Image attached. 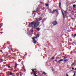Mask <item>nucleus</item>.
I'll return each mask as SVG.
<instances>
[{"instance_id": "obj_1", "label": "nucleus", "mask_w": 76, "mask_h": 76, "mask_svg": "<svg viewBox=\"0 0 76 76\" xmlns=\"http://www.w3.org/2000/svg\"><path fill=\"white\" fill-rule=\"evenodd\" d=\"M35 23V21H33L31 23H29V25H28V27H31L32 26V25H34V23Z\"/></svg>"}, {"instance_id": "obj_2", "label": "nucleus", "mask_w": 76, "mask_h": 76, "mask_svg": "<svg viewBox=\"0 0 76 76\" xmlns=\"http://www.w3.org/2000/svg\"><path fill=\"white\" fill-rule=\"evenodd\" d=\"M39 23H36L34 25V27H37L38 25H39Z\"/></svg>"}, {"instance_id": "obj_3", "label": "nucleus", "mask_w": 76, "mask_h": 76, "mask_svg": "<svg viewBox=\"0 0 76 76\" xmlns=\"http://www.w3.org/2000/svg\"><path fill=\"white\" fill-rule=\"evenodd\" d=\"M52 24H53V25H56L57 24V22L56 21H54L52 22Z\"/></svg>"}, {"instance_id": "obj_4", "label": "nucleus", "mask_w": 76, "mask_h": 76, "mask_svg": "<svg viewBox=\"0 0 76 76\" xmlns=\"http://www.w3.org/2000/svg\"><path fill=\"white\" fill-rule=\"evenodd\" d=\"M36 37H34L32 38V39H33V40L34 41V44H36V41H35V38Z\"/></svg>"}, {"instance_id": "obj_5", "label": "nucleus", "mask_w": 76, "mask_h": 76, "mask_svg": "<svg viewBox=\"0 0 76 76\" xmlns=\"http://www.w3.org/2000/svg\"><path fill=\"white\" fill-rule=\"evenodd\" d=\"M42 20V18H39L37 19L36 20V22H39V21L40 20Z\"/></svg>"}, {"instance_id": "obj_6", "label": "nucleus", "mask_w": 76, "mask_h": 76, "mask_svg": "<svg viewBox=\"0 0 76 76\" xmlns=\"http://www.w3.org/2000/svg\"><path fill=\"white\" fill-rule=\"evenodd\" d=\"M62 15L63 16V17L64 19V18H65V17H64V13H63V11H62Z\"/></svg>"}, {"instance_id": "obj_7", "label": "nucleus", "mask_w": 76, "mask_h": 76, "mask_svg": "<svg viewBox=\"0 0 76 76\" xmlns=\"http://www.w3.org/2000/svg\"><path fill=\"white\" fill-rule=\"evenodd\" d=\"M9 75H13V73L12 72H10L9 74Z\"/></svg>"}, {"instance_id": "obj_8", "label": "nucleus", "mask_w": 76, "mask_h": 76, "mask_svg": "<svg viewBox=\"0 0 76 76\" xmlns=\"http://www.w3.org/2000/svg\"><path fill=\"white\" fill-rule=\"evenodd\" d=\"M55 12H56V13L57 14H58V11L56 9L55 10Z\"/></svg>"}, {"instance_id": "obj_9", "label": "nucleus", "mask_w": 76, "mask_h": 76, "mask_svg": "<svg viewBox=\"0 0 76 76\" xmlns=\"http://www.w3.org/2000/svg\"><path fill=\"white\" fill-rule=\"evenodd\" d=\"M36 29L38 31H39V30H40V28H37Z\"/></svg>"}, {"instance_id": "obj_10", "label": "nucleus", "mask_w": 76, "mask_h": 76, "mask_svg": "<svg viewBox=\"0 0 76 76\" xmlns=\"http://www.w3.org/2000/svg\"><path fill=\"white\" fill-rule=\"evenodd\" d=\"M64 61V60L63 59H61L59 61V62H61V61Z\"/></svg>"}, {"instance_id": "obj_11", "label": "nucleus", "mask_w": 76, "mask_h": 76, "mask_svg": "<svg viewBox=\"0 0 76 76\" xmlns=\"http://www.w3.org/2000/svg\"><path fill=\"white\" fill-rule=\"evenodd\" d=\"M53 59H54V57H52V58H50L51 60H53Z\"/></svg>"}, {"instance_id": "obj_12", "label": "nucleus", "mask_w": 76, "mask_h": 76, "mask_svg": "<svg viewBox=\"0 0 76 76\" xmlns=\"http://www.w3.org/2000/svg\"><path fill=\"white\" fill-rule=\"evenodd\" d=\"M76 64V63H75V62H74L71 65L72 66H73V65H74V64Z\"/></svg>"}, {"instance_id": "obj_13", "label": "nucleus", "mask_w": 76, "mask_h": 76, "mask_svg": "<svg viewBox=\"0 0 76 76\" xmlns=\"http://www.w3.org/2000/svg\"><path fill=\"white\" fill-rule=\"evenodd\" d=\"M42 74H44L45 75H47V74H46V73H45V72H43L42 73Z\"/></svg>"}, {"instance_id": "obj_14", "label": "nucleus", "mask_w": 76, "mask_h": 76, "mask_svg": "<svg viewBox=\"0 0 76 76\" xmlns=\"http://www.w3.org/2000/svg\"><path fill=\"white\" fill-rule=\"evenodd\" d=\"M33 31L32 29H31L30 30V32H33Z\"/></svg>"}, {"instance_id": "obj_15", "label": "nucleus", "mask_w": 76, "mask_h": 76, "mask_svg": "<svg viewBox=\"0 0 76 76\" xmlns=\"http://www.w3.org/2000/svg\"><path fill=\"white\" fill-rule=\"evenodd\" d=\"M68 61V60L67 59H65L64 60V61Z\"/></svg>"}, {"instance_id": "obj_16", "label": "nucleus", "mask_w": 76, "mask_h": 76, "mask_svg": "<svg viewBox=\"0 0 76 76\" xmlns=\"http://www.w3.org/2000/svg\"><path fill=\"white\" fill-rule=\"evenodd\" d=\"M55 12H56V11H55V10H53V12H52V13H54Z\"/></svg>"}, {"instance_id": "obj_17", "label": "nucleus", "mask_w": 76, "mask_h": 76, "mask_svg": "<svg viewBox=\"0 0 76 76\" xmlns=\"http://www.w3.org/2000/svg\"><path fill=\"white\" fill-rule=\"evenodd\" d=\"M64 12L65 14H66V13H67V10L64 11Z\"/></svg>"}, {"instance_id": "obj_18", "label": "nucleus", "mask_w": 76, "mask_h": 76, "mask_svg": "<svg viewBox=\"0 0 76 76\" xmlns=\"http://www.w3.org/2000/svg\"><path fill=\"white\" fill-rule=\"evenodd\" d=\"M8 68H11L10 67V65H8Z\"/></svg>"}, {"instance_id": "obj_19", "label": "nucleus", "mask_w": 76, "mask_h": 76, "mask_svg": "<svg viewBox=\"0 0 76 76\" xmlns=\"http://www.w3.org/2000/svg\"><path fill=\"white\" fill-rule=\"evenodd\" d=\"M17 66H18V64H16L15 66V67H17Z\"/></svg>"}, {"instance_id": "obj_20", "label": "nucleus", "mask_w": 76, "mask_h": 76, "mask_svg": "<svg viewBox=\"0 0 76 76\" xmlns=\"http://www.w3.org/2000/svg\"><path fill=\"white\" fill-rule=\"evenodd\" d=\"M76 5H73V7H76Z\"/></svg>"}, {"instance_id": "obj_21", "label": "nucleus", "mask_w": 76, "mask_h": 76, "mask_svg": "<svg viewBox=\"0 0 76 76\" xmlns=\"http://www.w3.org/2000/svg\"><path fill=\"white\" fill-rule=\"evenodd\" d=\"M59 7H60V6H61V3L60 2L59 3Z\"/></svg>"}, {"instance_id": "obj_22", "label": "nucleus", "mask_w": 76, "mask_h": 76, "mask_svg": "<svg viewBox=\"0 0 76 76\" xmlns=\"http://www.w3.org/2000/svg\"><path fill=\"white\" fill-rule=\"evenodd\" d=\"M74 38H75V37H76V34H74Z\"/></svg>"}, {"instance_id": "obj_23", "label": "nucleus", "mask_w": 76, "mask_h": 76, "mask_svg": "<svg viewBox=\"0 0 76 76\" xmlns=\"http://www.w3.org/2000/svg\"><path fill=\"white\" fill-rule=\"evenodd\" d=\"M66 58H67L66 57H65L64 58V60H65V59H66Z\"/></svg>"}, {"instance_id": "obj_24", "label": "nucleus", "mask_w": 76, "mask_h": 76, "mask_svg": "<svg viewBox=\"0 0 76 76\" xmlns=\"http://www.w3.org/2000/svg\"><path fill=\"white\" fill-rule=\"evenodd\" d=\"M46 6H48V4H47L46 5Z\"/></svg>"}, {"instance_id": "obj_25", "label": "nucleus", "mask_w": 76, "mask_h": 76, "mask_svg": "<svg viewBox=\"0 0 76 76\" xmlns=\"http://www.w3.org/2000/svg\"><path fill=\"white\" fill-rule=\"evenodd\" d=\"M31 70H32V71L33 70H34V71H35L34 70H36V69H32Z\"/></svg>"}, {"instance_id": "obj_26", "label": "nucleus", "mask_w": 76, "mask_h": 76, "mask_svg": "<svg viewBox=\"0 0 76 76\" xmlns=\"http://www.w3.org/2000/svg\"><path fill=\"white\" fill-rule=\"evenodd\" d=\"M37 37H39V34H38L37 35Z\"/></svg>"}, {"instance_id": "obj_27", "label": "nucleus", "mask_w": 76, "mask_h": 76, "mask_svg": "<svg viewBox=\"0 0 76 76\" xmlns=\"http://www.w3.org/2000/svg\"><path fill=\"white\" fill-rule=\"evenodd\" d=\"M75 73H74V75H73V76H75Z\"/></svg>"}, {"instance_id": "obj_28", "label": "nucleus", "mask_w": 76, "mask_h": 76, "mask_svg": "<svg viewBox=\"0 0 76 76\" xmlns=\"http://www.w3.org/2000/svg\"><path fill=\"white\" fill-rule=\"evenodd\" d=\"M37 38H38V37H36L35 38H36V39H37Z\"/></svg>"}, {"instance_id": "obj_29", "label": "nucleus", "mask_w": 76, "mask_h": 76, "mask_svg": "<svg viewBox=\"0 0 76 76\" xmlns=\"http://www.w3.org/2000/svg\"><path fill=\"white\" fill-rule=\"evenodd\" d=\"M72 70H73V69H74V68H72Z\"/></svg>"}, {"instance_id": "obj_30", "label": "nucleus", "mask_w": 76, "mask_h": 76, "mask_svg": "<svg viewBox=\"0 0 76 76\" xmlns=\"http://www.w3.org/2000/svg\"><path fill=\"white\" fill-rule=\"evenodd\" d=\"M33 12H35L36 11H33Z\"/></svg>"}, {"instance_id": "obj_31", "label": "nucleus", "mask_w": 76, "mask_h": 76, "mask_svg": "<svg viewBox=\"0 0 76 76\" xmlns=\"http://www.w3.org/2000/svg\"><path fill=\"white\" fill-rule=\"evenodd\" d=\"M1 26L0 27V28H1Z\"/></svg>"}, {"instance_id": "obj_32", "label": "nucleus", "mask_w": 76, "mask_h": 76, "mask_svg": "<svg viewBox=\"0 0 76 76\" xmlns=\"http://www.w3.org/2000/svg\"><path fill=\"white\" fill-rule=\"evenodd\" d=\"M40 3H41V4L42 3V2H40Z\"/></svg>"}, {"instance_id": "obj_33", "label": "nucleus", "mask_w": 76, "mask_h": 76, "mask_svg": "<svg viewBox=\"0 0 76 76\" xmlns=\"http://www.w3.org/2000/svg\"><path fill=\"white\" fill-rule=\"evenodd\" d=\"M72 19L73 20V18H72Z\"/></svg>"}, {"instance_id": "obj_34", "label": "nucleus", "mask_w": 76, "mask_h": 76, "mask_svg": "<svg viewBox=\"0 0 76 76\" xmlns=\"http://www.w3.org/2000/svg\"><path fill=\"white\" fill-rule=\"evenodd\" d=\"M55 61H57V60H56Z\"/></svg>"}, {"instance_id": "obj_35", "label": "nucleus", "mask_w": 76, "mask_h": 76, "mask_svg": "<svg viewBox=\"0 0 76 76\" xmlns=\"http://www.w3.org/2000/svg\"><path fill=\"white\" fill-rule=\"evenodd\" d=\"M2 60V61H3V60Z\"/></svg>"}, {"instance_id": "obj_36", "label": "nucleus", "mask_w": 76, "mask_h": 76, "mask_svg": "<svg viewBox=\"0 0 76 76\" xmlns=\"http://www.w3.org/2000/svg\"><path fill=\"white\" fill-rule=\"evenodd\" d=\"M69 11H70V10H69Z\"/></svg>"}, {"instance_id": "obj_37", "label": "nucleus", "mask_w": 76, "mask_h": 76, "mask_svg": "<svg viewBox=\"0 0 76 76\" xmlns=\"http://www.w3.org/2000/svg\"><path fill=\"white\" fill-rule=\"evenodd\" d=\"M75 69L76 70V68H75Z\"/></svg>"}, {"instance_id": "obj_38", "label": "nucleus", "mask_w": 76, "mask_h": 76, "mask_svg": "<svg viewBox=\"0 0 76 76\" xmlns=\"http://www.w3.org/2000/svg\"><path fill=\"white\" fill-rule=\"evenodd\" d=\"M1 52H2V51L1 50Z\"/></svg>"}, {"instance_id": "obj_39", "label": "nucleus", "mask_w": 76, "mask_h": 76, "mask_svg": "<svg viewBox=\"0 0 76 76\" xmlns=\"http://www.w3.org/2000/svg\"><path fill=\"white\" fill-rule=\"evenodd\" d=\"M71 71H70V72H71Z\"/></svg>"}, {"instance_id": "obj_40", "label": "nucleus", "mask_w": 76, "mask_h": 76, "mask_svg": "<svg viewBox=\"0 0 76 76\" xmlns=\"http://www.w3.org/2000/svg\"><path fill=\"white\" fill-rule=\"evenodd\" d=\"M75 12L76 13V12Z\"/></svg>"}]
</instances>
